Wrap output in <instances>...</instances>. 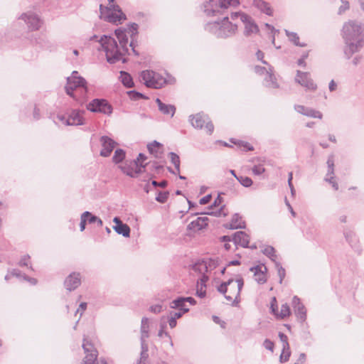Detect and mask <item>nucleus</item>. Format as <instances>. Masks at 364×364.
I'll return each mask as SVG.
<instances>
[{
	"label": "nucleus",
	"mask_w": 364,
	"mask_h": 364,
	"mask_svg": "<svg viewBox=\"0 0 364 364\" xmlns=\"http://www.w3.org/2000/svg\"><path fill=\"white\" fill-rule=\"evenodd\" d=\"M290 356V352L289 349H286L284 348L283 351L282 352L280 355V361L282 363L287 362L289 360V358Z\"/></svg>",
	"instance_id": "42"
},
{
	"label": "nucleus",
	"mask_w": 364,
	"mask_h": 364,
	"mask_svg": "<svg viewBox=\"0 0 364 364\" xmlns=\"http://www.w3.org/2000/svg\"><path fill=\"white\" fill-rule=\"evenodd\" d=\"M115 34L119 41V43L122 46V50L124 49V47L126 46V45L128 43V39L126 36L125 31L119 28V29L115 30Z\"/></svg>",
	"instance_id": "34"
},
{
	"label": "nucleus",
	"mask_w": 364,
	"mask_h": 364,
	"mask_svg": "<svg viewBox=\"0 0 364 364\" xmlns=\"http://www.w3.org/2000/svg\"><path fill=\"white\" fill-rule=\"evenodd\" d=\"M87 109L94 112H102L104 114H110L112 112L111 106L105 100H94L88 105Z\"/></svg>",
	"instance_id": "17"
},
{
	"label": "nucleus",
	"mask_w": 364,
	"mask_h": 364,
	"mask_svg": "<svg viewBox=\"0 0 364 364\" xmlns=\"http://www.w3.org/2000/svg\"><path fill=\"white\" fill-rule=\"evenodd\" d=\"M252 173L255 175H260L265 171V168L262 165L255 166L252 169Z\"/></svg>",
	"instance_id": "44"
},
{
	"label": "nucleus",
	"mask_w": 364,
	"mask_h": 364,
	"mask_svg": "<svg viewBox=\"0 0 364 364\" xmlns=\"http://www.w3.org/2000/svg\"><path fill=\"white\" fill-rule=\"evenodd\" d=\"M191 125L198 129H203L207 134H211L214 130V126L210 118L203 114L197 113L189 117Z\"/></svg>",
	"instance_id": "10"
},
{
	"label": "nucleus",
	"mask_w": 364,
	"mask_h": 364,
	"mask_svg": "<svg viewBox=\"0 0 364 364\" xmlns=\"http://www.w3.org/2000/svg\"><path fill=\"white\" fill-rule=\"evenodd\" d=\"M343 31V37L347 45L346 52L353 54L363 46L364 34L362 28L355 23H348L344 25Z\"/></svg>",
	"instance_id": "1"
},
{
	"label": "nucleus",
	"mask_w": 364,
	"mask_h": 364,
	"mask_svg": "<svg viewBox=\"0 0 364 364\" xmlns=\"http://www.w3.org/2000/svg\"><path fill=\"white\" fill-rule=\"evenodd\" d=\"M349 9V3L348 1H342V5L339 8V13H343Z\"/></svg>",
	"instance_id": "51"
},
{
	"label": "nucleus",
	"mask_w": 364,
	"mask_h": 364,
	"mask_svg": "<svg viewBox=\"0 0 364 364\" xmlns=\"http://www.w3.org/2000/svg\"><path fill=\"white\" fill-rule=\"evenodd\" d=\"M212 271H215L214 274H216L218 272L223 274L225 271V267L220 266L218 261L209 259L195 263L191 268V274L193 276L197 277L198 279H203V277L208 279V274Z\"/></svg>",
	"instance_id": "2"
},
{
	"label": "nucleus",
	"mask_w": 364,
	"mask_h": 364,
	"mask_svg": "<svg viewBox=\"0 0 364 364\" xmlns=\"http://www.w3.org/2000/svg\"><path fill=\"white\" fill-rule=\"evenodd\" d=\"M162 310V306L160 304L153 305L150 307V311L153 313H160Z\"/></svg>",
	"instance_id": "49"
},
{
	"label": "nucleus",
	"mask_w": 364,
	"mask_h": 364,
	"mask_svg": "<svg viewBox=\"0 0 364 364\" xmlns=\"http://www.w3.org/2000/svg\"><path fill=\"white\" fill-rule=\"evenodd\" d=\"M237 179L245 187H250L252 185V180L250 177L241 176Z\"/></svg>",
	"instance_id": "41"
},
{
	"label": "nucleus",
	"mask_w": 364,
	"mask_h": 364,
	"mask_svg": "<svg viewBox=\"0 0 364 364\" xmlns=\"http://www.w3.org/2000/svg\"><path fill=\"white\" fill-rule=\"evenodd\" d=\"M211 195H207L200 199L199 203L200 205H205L211 200Z\"/></svg>",
	"instance_id": "50"
},
{
	"label": "nucleus",
	"mask_w": 364,
	"mask_h": 364,
	"mask_svg": "<svg viewBox=\"0 0 364 364\" xmlns=\"http://www.w3.org/2000/svg\"><path fill=\"white\" fill-rule=\"evenodd\" d=\"M149 152L155 156H159L163 153V145L156 141L148 145Z\"/></svg>",
	"instance_id": "32"
},
{
	"label": "nucleus",
	"mask_w": 364,
	"mask_h": 364,
	"mask_svg": "<svg viewBox=\"0 0 364 364\" xmlns=\"http://www.w3.org/2000/svg\"><path fill=\"white\" fill-rule=\"evenodd\" d=\"M156 102L158 105L159 109L164 114H166L172 117L176 112L175 106L172 105H166L163 103L159 99L156 100Z\"/></svg>",
	"instance_id": "28"
},
{
	"label": "nucleus",
	"mask_w": 364,
	"mask_h": 364,
	"mask_svg": "<svg viewBox=\"0 0 364 364\" xmlns=\"http://www.w3.org/2000/svg\"><path fill=\"white\" fill-rule=\"evenodd\" d=\"M309 56V52H307L306 53H305L299 60H298V64L300 66H303V67H305L306 66V63H305V60L308 58Z\"/></svg>",
	"instance_id": "52"
},
{
	"label": "nucleus",
	"mask_w": 364,
	"mask_h": 364,
	"mask_svg": "<svg viewBox=\"0 0 364 364\" xmlns=\"http://www.w3.org/2000/svg\"><path fill=\"white\" fill-rule=\"evenodd\" d=\"M169 157L171 159V163L174 165L176 171H174L175 173H179L180 172V159L179 156L174 154V153H170Z\"/></svg>",
	"instance_id": "36"
},
{
	"label": "nucleus",
	"mask_w": 364,
	"mask_h": 364,
	"mask_svg": "<svg viewBox=\"0 0 364 364\" xmlns=\"http://www.w3.org/2000/svg\"><path fill=\"white\" fill-rule=\"evenodd\" d=\"M243 284V279L241 277H237L235 279H229L228 282L221 284L218 287V290L224 295L230 304H235L239 301Z\"/></svg>",
	"instance_id": "3"
},
{
	"label": "nucleus",
	"mask_w": 364,
	"mask_h": 364,
	"mask_svg": "<svg viewBox=\"0 0 364 364\" xmlns=\"http://www.w3.org/2000/svg\"><path fill=\"white\" fill-rule=\"evenodd\" d=\"M231 141L242 150L252 151L254 149L253 146L248 142L243 141H235L233 139H231Z\"/></svg>",
	"instance_id": "37"
},
{
	"label": "nucleus",
	"mask_w": 364,
	"mask_h": 364,
	"mask_svg": "<svg viewBox=\"0 0 364 364\" xmlns=\"http://www.w3.org/2000/svg\"><path fill=\"white\" fill-rule=\"evenodd\" d=\"M113 222L115 223L113 229L116 232L122 235L124 237H129L130 228L127 224L123 223L117 217L113 219Z\"/></svg>",
	"instance_id": "23"
},
{
	"label": "nucleus",
	"mask_w": 364,
	"mask_h": 364,
	"mask_svg": "<svg viewBox=\"0 0 364 364\" xmlns=\"http://www.w3.org/2000/svg\"><path fill=\"white\" fill-rule=\"evenodd\" d=\"M208 30L218 38H225L235 35L237 26L230 21L229 18H224L220 23H214L208 26Z\"/></svg>",
	"instance_id": "6"
},
{
	"label": "nucleus",
	"mask_w": 364,
	"mask_h": 364,
	"mask_svg": "<svg viewBox=\"0 0 364 364\" xmlns=\"http://www.w3.org/2000/svg\"><path fill=\"white\" fill-rule=\"evenodd\" d=\"M20 265L28 267L31 265V257L28 255H23L19 262Z\"/></svg>",
	"instance_id": "43"
},
{
	"label": "nucleus",
	"mask_w": 364,
	"mask_h": 364,
	"mask_svg": "<svg viewBox=\"0 0 364 364\" xmlns=\"http://www.w3.org/2000/svg\"><path fill=\"white\" fill-rule=\"evenodd\" d=\"M240 18L241 21L245 25V34L250 36L252 34H257L259 32L258 26L254 20L247 14L242 12H233L230 14V18L232 21Z\"/></svg>",
	"instance_id": "11"
},
{
	"label": "nucleus",
	"mask_w": 364,
	"mask_h": 364,
	"mask_svg": "<svg viewBox=\"0 0 364 364\" xmlns=\"http://www.w3.org/2000/svg\"><path fill=\"white\" fill-rule=\"evenodd\" d=\"M264 346L266 349L269 350L271 351L273 350L274 348V343L268 339L264 341Z\"/></svg>",
	"instance_id": "48"
},
{
	"label": "nucleus",
	"mask_w": 364,
	"mask_h": 364,
	"mask_svg": "<svg viewBox=\"0 0 364 364\" xmlns=\"http://www.w3.org/2000/svg\"><path fill=\"white\" fill-rule=\"evenodd\" d=\"M254 5L266 14L272 15L273 10L271 6L263 0H255Z\"/></svg>",
	"instance_id": "30"
},
{
	"label": "nucleus",
	"mask_w": 364,
	"mask_h": 364,
	"mask_svg": "<svg viewBox=\"0 0 364 364\" xmlns=\"http://www.w3.org/2000/svg\"><path fill=\"white\" fill-rule=\"evenodd\" d=\"M244 226V222L242 218L237 215H235L232 217V222L230 223V228L232 229L241 228Z\"/></svg>",
	"instance_id": "35"
},
{
	"label": "nucleus",
	"mask_w": 364,
	"mask_h": 364,
	"mask_svg": "<svg viewBox=\"0 0 364 364\" xmlns=\"http://www.w3.org/2000/svg\"><path fill=\"white\" fill-rule=\"evenodd\" d=\"M146 159V157L142 154H139L136 160L133 161H130L129 164H125L124 166H120V168L127 176L136 178L138 177L139 175L145 171V168L147 164H144V161Z\"/></svg>",
	"instance_id": "8"
},
{
	"label": "nucleus",
	"mask_w": 364,
	"mask_h": 364,
	"mask_svg": "<svg viewBox=\"0 0 364 364\" xmlns=\"http://www.w3.org/2000/svg\"><path fill=\"white\" fill-rule=\"evenodd\" d=\"M168 198V194L166 193H159L157 196L156 200L161 203H164Z\"/></svg>",
	"instance_id": "54"
},
{
	"label": "nucleus",
	"mask_w": 364,
	"mask_h": 364,
	"mask_svg": "<svg viewBox=\"0 0 364 364\" xmlns=\"http://www.w3.org/2000/svg\"><path fill=\"white\" fill-rule=\"evenodd\" d=\"M137 28H138V26L135 23H133L132 24L129 28H128V33H131V35H134L136 33V31H137Z\"/></svg>",
	"instance_id": "53"
},
{
	"label": "nucleus",
	"mask_w": 364,
	"mask_h": 364,
	"mask_svg": "<svg viewBox=\"0 0 364 364\" xmlns=\"http://www.w3.org/2000/svg\"><path fill=\"white\" fill-rule=\"evenodd\" d=\"M149 319L147 318H143L141 320V330L143 332L147 333L149 329Z\"/></svg>",
	"instance_id": "45"
},
{
	"label": "nucleus",
	"mask_w": 364,
	"mask_h": 364,
	"mask_svg": "<svg viewBox=\"0 0 364 364\" xmlns=\"http://www.w3.org/2000/svg\"><path fill=\"white\" fill-rule=\"evenodd\" d=\"M293 302L296 304V306L294 307V311L296 316L299 318L300 320H305L306 311L304 305L300 303L299 299L296 297L294 298Z\"/></svg>",
	"instance_id": "29"
},
{
	"label": "nucleus",
	"mask_w": 364,
	"mask_h": 364,
	"mask_svg": "<svg viewBox=\"0 0 364 364\" xmlns=\"http://www.w3.org/2000/svg\"><path fill=\"white\" fill-rule=\"evenodd\" d=\"M206 213L216 217H225L228 215V208L223 204V200L220 195L218 196L213 204L208 208Z\"/></svg>",
	"instance_id": "15"
},
{
	"label": "nucleus",
	"mask_w": 364,
	"mask_h": 364,
	"mask_svg": "<svg viewBox=\"0 0 364 364\" xmlns=\"http://www.w3.org/2000/svg\"><path fill=\"white\" fill-rule=\"evenodd\" d=\"M279 337L281 338V339H282L283 341L286 342V341H287V336H286L284 333H279Z\"/></svg>",
	"instance_id": "63"
},
{
	"label": "nucleus",
	"mask_w": 364,
	"mask_h": 364,
	"mask_svg": "<svg viewBox=\"0 0 364 364\" xmlns=\"http://www.w3.org/2000/svg\"><path fill=\"white\" fill-rule=\"evenodd\" d=\"M166 185H167V182L166 181H163L160 183H159V186L161 187H166Z\"/></svg>",
	"instance_id": "64"
},
{
	"label": "nucleus",
	"mask_w": 364,
	"mask_h": 364,
	"mask_svg": "<svg viewBox=\"0 0 364 364\" xmlns=\"http://www.w3.org/2000/svg\"><path fill=\"white\" fill-rule=\"evenodd\" d=\"M277 274L280 279V283H282V280L284 279L286 276V271L282 267L277 266Z\"/></svg>",
	"instance_id": "46"
},
{
	"label": "nucleus",
	"mask_w": 364,
	"mask_h": 364,
	"mask_svg": "<svg viewBox=\"0 0 364 364\" xmlns=\"http://www.w3.org/2000/svg\"><path fill=\"white\" fill-rule=\"evenodd\" d=\"M266 80H267L266 85L267 87H273V88L278 87V85L276 82V78L273 75H272L269 73H266Z\"/></svg>",
	"instance_id": "40"
},
{
	"label": "nucleus",
	"mask_w": 364,
	"mask_h": 364,
	"mask_svg": "<svg viewBox=\"0 0 364 364\" xmlns=\"http://www.w3.org/2000/svg\"><path fill=\"white\" fill-rule=\"evenodd\" d=\"M101 142L102 144V149L100 154L102 156H108L114 148V142L107 136H102Z\"/></svg>",
	"instance_id": "25"
},
{
	"label": "nucleus",
	"mask_w": 364,
	"mask_h": 364,
	"mask_svg": "<svg viewBox=\"0 0 364 364\" xmlns=\"http://www.w3.org/2000/svg\"><path fill=\"white\" fill-rule=\"evenodd\" d=\"M232 242L236 246L245 247L248 246L250 237L245 232L239 231L233 235Z\"/></svg>",
	"instance_id": "22"
},
{
	"label": "nucleus",
	"mask_w": 364,
	"mask_h": 364,
	"mask_svg": "<svg viewBox=\"0 0 364 364\" xmlns=\"http://www.w3.org/2000/svg\"><path fill=\"white\" fill-rule=\"evenodd\" d=\"M208 218L199 217L193 220L188 226V229L197 232L205 228L208 225Z\"/></svg>",
	"instance_id": "24"
},
{
	"label": "nucleus",
	"mask_w": 364,
	"mask_h": 364,
	"mask_svg": "<svg viewBox=\"0 0 364 364\" xmlns=\"http://www.w3.org/2000/svg\"><path fill=\"white\" fill-rule=\"evenodd\" d=\"M119 78H120L121 82L125 87H133L134 82H133L132 77H131V75L129 73H127L126 72L121 71Z\"/></svg>",
	"instance_id": "33"
},
{
	"label": "nucleus",
	"mask_w": 364,
	"mask_h": 364,
	"mask_svg": "<svg viewBox=\"0 0 364 364\" xmlns=\"http://www.w3.org/2000/svg\"><path fill=\"white\" fill-rule=\"evenodd\" d=\"M336 88V83L334 82V80H331L329 83V90L331 91L335 90Z\"/></svg>",
	"instance_id": "59"
},
{
	"label": "nucleus",
	"mask_w": 364,
	"mask_h": 364,
	"mask_svg": "<svg viewBox=\"0 0 364 364\" xmlns=\"http://www.w3.org/2000/svg\"><path fill=\"white\" fill-rule=\"evenodd\" d=\"M168 324L171 328H173L176 326V319L171 316L168 321Z\"/></svg>",
	"instance_id": "57"
},
{
	"label": "nucleus",
	"mask_w": 364,
	"mask_h": 364,
	"mask_svg": "<svg viewBox=\"0 0 364 364\" xmlns=\"http://www.w3.org/2000/svg\"><path fill=\"white\" fill-rule=\"evenodd\" d=\"M253 273L255 281L263 284L267 281V267L264 264H259L250 269Z\"/></svg>",
	"instance_id": "20"
},
{
	"label": "nucleus",
	"mask_w": 364,
	"mask_h": 364,
	"mask_svg": "<svg viewBox=\"0 0 364 364\" xmlns=\"http://www.w3.org/2000/svg\"><path fill=\"white\" fill-rule=\"evenodd\" d=\"M87 309V303L82 302L80 304L79 308L77 310V312H80V315L86 310Z\"/></svg>",
	"instance_id": "55"
},
{
	"label": "nucleus",
	"mask_w": 364,
	"mask_h": 364,
	"mask_svg": "<svg viewBox=\"0 0 364 364\" xmlns=\"http://www.w3.org/2000/svg\"><path fill=\"white\" fill-rule=\"evenodd\" d=\"M82 348L85 354L84 358L85 364H94L97 360L98 355L96 348L94 347L92 343L86 338L83 341Z\"/></svg>",
	"instance_id": "16"
},
{
	"label": "nucleus",
	"mask_w": 364,
	"mask_h": 364,
	"mask_svg": "<svg viewBox=\"0 0 364 364\" xmlns=\"http://www.w3.org/2000/svg\"><path fill=\"white\" fill-rule=\"evenodd\" d=\"M80 284V274L76 273L70 274L65 281V286L69 291L76 289Z\"/></svg>",
	"instance_id": "26"
},
{
	"label": "nucleus",
	"mask_w": 364,
	"mask_h": 364,
	"mask_svg": "<svg viewBox=\"0 0 364 364\" xmlns=\"http://www.w3.org/2000/svg\"><path fill=\"white\" fill-rule=\"evenodd\" d=\"M21 18L28 24L31 30H38L42 24L40 18L33 14H23Z\"/></svg>",
	"instance_id": "21"
},
{
	"label": "nucleus",
	"mask_w": 364,
	"mask_h": 364,
	"mask_svg": "<svg viewBox=\"0 0 364 364\" xmlns=\"http://www.w3.org/2000/svg\"><path fill=\"white\" fill-rule=\"evenodd\" d=\"M100 16L105 20L116 25L122 23L127 19L126 15L117 5L112 6L100 5Z\"/></svg>",
	"instance_id": "7"
},
{
	"label": "nucleus",
	"mask_w": 364,
	"mask_h": 364,
	"mask_svg": "<svg viewBox=\"0 0 364 364\" xmlns=\"http://www.w3.org/2000/svg\"><path fill=\"white\" fill-rule=\"evenodd\" d=\"M240 4L239 0H210L205 6V12L208 15L214 16L223 10L230 6H237Z\"/></svg>",
	"instance_id": "9"
},
{
	"label": "nucleus",
	"mask_w": 364,
	"mask_h": 364,
	"mask_svg": "<svg viewBox=\"0 0 364 364\" xmlns=\"http://www.w3.org/2000/svg\"><path fill=\"white\" fill-rule=\"evenodd\" d=\"M222 240L223 242H225V247L226 250H230L231 249V245L229 243L230 242H232V239L230 238L229 236H223L222 237Z\"/></svg>",
	"instance_id": "47"
},
{
	"label": "nucleus",
	"mask_w": 364,
	"mask_h": 364,
	"mask_svg": "<svg viewBox=\"0 0 364 364\" xmlns=\"http://www.w3.org/2000/svg\"><path fill=\"white\" fill-rule=\"evenodd\" d=\"M208 280L206 277H203V279H198L196 284V294L200 297H203L206 292V282Z\"/></svg>",
	"instance_id": "31"
},
{
	"label": "nucleus",
	"mask_w": 364,
	"mask_h": 364,
	"mask_svg": "<svg viewBox=\"0 0 364 364\" xmlns=\"http://www.w3.org/2000/svg\"><path fill=\"white\" fill-rule=\"evenodd\" d=\"M65 90L67 94L73 98L77 100L85 98L87 92L86 81L77 76V71H74L72 75L68 77Z\"/></svg>",
	"instance_id": "5"
},
{
	"label": "nucleus",
	"mask_w": 364,
	"mask_h": 364,
	"mask_svg": "<svg viewBox=\"0 0 364 364\" xmlns=\"http://www.w3.org/2000/svg\"><path fill=\"white\" fill-rule=\"evenodd\" d=\"M296 81L307 90H315L316 89V85L310 77L309 73L298 71L296 76Z\"/></svg>",
	"instance_id": "19"
},
{
	"label": "nucleus",
	"mask_w": 364,
	"mask_h": 364,
	"mask_svg": "<svg viewBox=\"0 0 364 364\" xmlns=\"http://www.w3.org/2000/svg\"><path fill=\"white\" fill-rule=\"evenodd\" d=\"M125 158V152L122 149H117L112 158L113 161L116 164L122 162Z\"/></svg>",
	"instance_id": "38"
},
{
	"label": "nucleus",
	"mask_w": 364,
	"mask_h": 364,
	"mask_svg": "<svg viewBox=\"0 0 364 364\" xmlns=\"http://www.w3.org/2000/svg\"><path fill=\"white\" fill-rule=\"evenodd\" d=\"M188 302L190 305H193L195 304V301L191 297L186 298H178L177 299L173 300L171 303V308L178 309V311L175 312L171 316L178 319L182 316V315L188 311V308L186 306V303Z\"/></svg>",
	"instance_id": "14"
},
{
	"label": "nucleus",
	"mask_w": 364,
	"mask_h": 364,
	"mask_svg": "<svg viewBox=\"0 0 364 364\" xmlns=\"http://www.w3.org/2000/svg\"><path fill=\"white\" fill-rule=\"evenodd\" d=\"M100 43L106 53L108 62L110 63H114L119 60L125 62L126 60L124 58V55H125L127 50H120L114 38L110 36H105L101 38Z\"/></svg>",
	"instance_id": "4"
},
{
	"label": "nucleus",
	"mask_w": 364,
	"mask_h": 364,
	"mask_svg": "<svg viewBox=\"0 0 364 364\" xmlns=\"http://www.w3.org/2000/svg\"><path fill=\"white\" fill-rule=\"evenodd\" d=\"M291 40L294 41V43L296 44V45H298V46H304V44H301L299 43V38L296 36V34H293L291 36Z\"/></svg>",
	"instance_id": "56"
},
{
	"label": "nucleus",
	"mask_w": 364,
	"mask_h": 364,
	"mask_svg": "<svg viewBox=\"0 0 364 364\" xmlns=\"http://www.w3.org/2000/svg\"><path fill=\"white\" fill-rule=\"evenodd\" d=\"M86 223H87L86 220L84 218L83 215H82L81 222H80V230L81 231H83L85 230Z\"/></svg>",
	"instance_id": "58"
},
{
	"label": "nucleus",
	"mask_w": 364,
	"mask_h": 364,
	"mask_svg": "<svg viewBox=\"0 0 364 364\" xmlns=\"http://www.w3.org/2000/svg\"><path fill=\"white\" fill-rule=\"evenodd\" d=\"M58 119L65 125H80L84 123L82 114L77 110H73L65 119L64 116H59Z\"/></svg>",
	"instance_id": "18"
},
{
	"label": "nucleus",
	"mask_w": 364,
	"mask_h": 364,
	"mask_svg": "<svg viewBox=\"0 0 364 364\" xmlns=\"http://www.w3.org/2000/svg\"><path fill=\"white\" fill-rule=\"evenodd\" d=\"M330 181L332 183V186L335 188V190H338V186L337 183H336L334 181H333V178H331V180Z\"/></svg>",
	"instance_id": "62"
},
{
	"label": "nucleus",
	"mask_w": 364,
	"mask_h": 364,
	"mask_svg": "<svg viewBox=\"0 0 364 364\" xmlns=\"http://www.w3.org/2000/svg\"><path fill=\"white\" fill-rule=\"evenodd\" d=\"M295 109L297 112L308 117L318 119L322 118V114L320 112L307 108L303 105L295 106Z\"/></svg>",
	"instance_id": "27"
},
{
	"label": "nucleus",
	"mask_w": 364,
	"mask_h": 364,
	"mask_svg": "<svg viewBox=\"0 0 364 364\" xmlns=\"http://www.w3.org/2000/svg\"><path fill=\"white\" fill-rule=\"evenodd\" d=\"M270 311L274 316L279 320L286 319L291 315V310L287 304H283L279 308L275 297H272L270 301Z\"/></svg>",
	"instance_id": "13"
},
{
	"label": "nucleus",
	"mask_w": 364,
	"mask_h": 364,
	"mask_svg": "<svg viewBox=\"0 0 364 364\" xmlns=\"http://www.w3.org/2000/svg\"><path fill=\"white\" fill-rule=\"evenodd\" d=\"M257 57L259 60H262L263 58H264V54L262 52H261L260 50L257 51Z\"/></svg>",
	"instance_id": "61"
},
{
	"label": "nucleus",
	"mask_w": 364,
	"mask_h": 364,
	"mask_svg": "<svg viewBox=\"0 0 364 364\" xmlns=\"http://www.w3.org/2000/svg\"><path fill=\"white\" fill-rule=\"evenodd\" d=\"M84 218L86 220L87 222H89L90 223H95L96 221L98 222L100 225H102V222L100 219L97 218V217L92 215L89 212H85L82 214Z\"/></svg>",
	"instance_id": "39"
},
{
	"label": "nucleus",
	"mask_w": 364,
	"mask_h": 364,
	"mask_svg": "<svg viewBox=\"0 0 364 364\" xmlns=\"http://www.w3.org/2000/svg\"><path fill=\"white\" fill-rule=\"evenodd\" d=\"M141 77L144 84L149 87L159 89L166 83V79L162 75L154 71H143Z\"/></svg>",
	"instance_id": "12"
},
{
	"label": "nucleus",
	"mask_w": 364,
	"mask_h": 364,
	"mask_svg": "<svg viewBox=\"0 0 364 364\" xmlns=\"http://www.w3.org/2000/svg\"><path fill=\"white\" fill-rule=\"evenodd\" d=\"M292 178H293V174L291 172L289 173V178H288V183H289V187L292 189L293 186H292Z\"/></svg>",
	"instance_id": "60"
}]
</instances>
